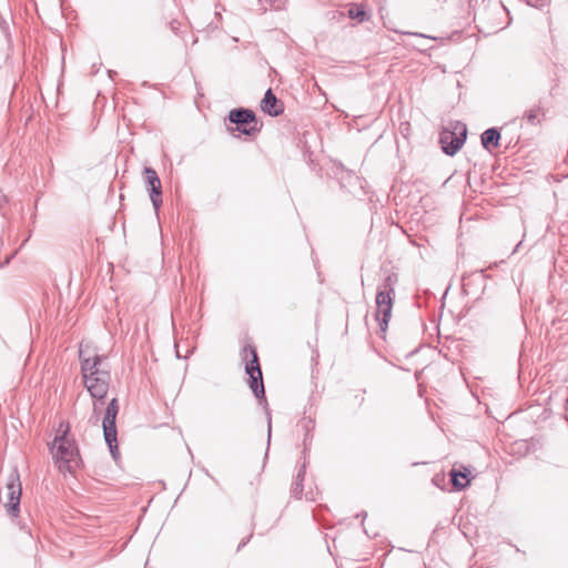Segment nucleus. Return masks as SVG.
Returning a JSON list of instances; mask_svg holds the SVG:
<instances>
[{"label": "nucleus", "instance_id": "nucleus-6", "mask_svg": "<svg viewBox=\"0 0 568 568\" xmlns=\"http://www.w3.org/2000/svg\"><path fill=\"white\" fill-rule=\"evenodd\" d=\"M118 413V399L113 398L106 406L105 414L102 420V428L105 443L108 444L110 453L112 454L114 459L119 454L115 425Z\"/></svg>", "mask_w": 568, "mask_h": 568}, {"label": "nucleus", "instance_id": "nucleus-17", "mask_svg": "<svg viewBox=\"0 0 568 568\" xmlns=\"http://www.w3.org/2000/svg\"><path fill=\"white\" fill-rule=\"evenodd\" d=\"M305 469H306V465L303 464L301 466V468L298 469L296 476H295V480H300V481H304V477H305Z\"/></svg>", "mask_w": 568, "mask_h": 568}, {"label": "nucleus", "instance_id": "nucleus-5", "mask_svg": "<svg viewBox=\"0 0 568 568\" xmlns=\"http://www.w3.org/2000/svg\"><path fill=\"white\" fill-rule=\"evenodd\" d=\"M467 138V128L462 122L450 123L439 134V143L447 155H455L464 145Z\"/></svg>", "mask_w": 568, "mask_h": 568}, {"label": "nucleus", "instance_id": "nucleus-22", "mask_svg": "<svg viewBox=\"0 0 568 568\" xmlns=\"http://www.w3.org/2000/svg\"><path fill=\"white\" fill-rule=\"evenodd\" d=\"M100 409L98 402L93 403V412L94 414H98V410Z\"/></svg>", "mask_w": 568, "mask_h": 568}, {"label": "nucleus", "instance_id": "nucleus-25", "mask_svg": "<svg viewBox=\"0 0 568 568\" xmlns=\"http://www.w3.org/2000/svg\"><path fill=\"white\" fill-rule=\"evenodd\" d=\"M534 118H535V120H538V121H540V119H539V114H538V112H537L536 110H535V114H534Z\"/></svg>", "mask_w": 568, "mask_h": 568}, {"label": "nucleus", "instance_id": "nucleus-23", "mask_svg": "<svg viewBox=\"0 0 568 568\" xmlns=\"http://www.w3.org/2000/svg\"><path fill=\"white\" fill-rule=\"evenodd\" d=\"M520 245H521V242H519V243L515 246V248L513 250V254H514V253H516V252L519 250Z\"/></svg>", "mask_w": 568, "mask_h": 568}, {"label": "nucleus", "instance_id": "nucleus-11", "mask_svg": "<svg viewBox=\"0 0 568 568\" xmlns=\"http://www.w3.org/2000/svg\"><path fill=\"white\" fill-rule=\"evenodd\" d=\"M261 110L271 116H278L283 113V102L276 98L272 89H268L265 92L264 98L261 101Z\"/></svg>", "mask_w": 568, "mask_h": 568}, {"label": "nucleus", "instance_id": "nucleus-20", "mask_svg": "<svg viewBox=\"0 0 568 568\" xmlns=\"http://www.w3.org/2000/svg\"><path fill=\"white\" fill-rule=\"evenodd\" d=\"M540 2L538 1H535V4H534V8H542L544 6L547 4L548 0H539Z\"/></svg>", "mask_w": 568, "mask_h": 568}, {"label": "nucleus", "instance_id": "nucleus-24", "mask_svg": "<svg viewBox=\"0 0 568 568\" xmlns=\"http://www.w3.org/2000/svg\"><path fill=\"white\" fill-rule=\"evenodd\" d=\"M271 429H272L271 418H268V439L271 438Z\"/></svg>", "mask_w": 568, "mask_h": 568}, {"label": "nucleus", "instance_id": "nucleus-19", "mask_svg": "<svg viewBox=\"0 0 568 568\" xmlns=\"http://www.w3.org/2000/svg\"><path fill=\"white\" fill-rule=\"evenodd\" d=\"M524 118H525L528 122L532 123V110H527V111L525 112V114H524Z\"/></svg>", "mask_w": 568, "mask_h": 568}, {"label": "nucleus", "instance_id": "nucleus-9", "mask_svg": "<svg viewBox=\"0 0 568 568\" xmlns=\"http://www.w3.org/2000/svg\"><path fill=\"white\" fill-rule=\"evenodd\" d=\"M110 378V373H99L97 376L83 377V381L90 395L97 400H101L108 394Z\"/></svg>", "mask_w": 568, "mask_h": 568}, {"label": "nucleus", "instance_id": "nucleus-26", "mask_svg": "<svg viewBox=\"0 0 568 568\" xmlns=\"http://www.w3.org/2000/svg\"><path fill=\"white\" fill-rule=\"evenodd\" d=\"M266 10H267L266 8H262V9H261L262 13H265V12H266Z\"/></svg>", "mask_w": 568, "mask_h": 568}, {"label": "nucleus", "instance_id": "nucleus-15", "mask_svg": "<svg viewBox=\"0 0 568 568\" xmlns=\"http://www.w3.org/2000/svg\"><path fill=\"white\" fill-rule=\"evenodd\" d=\"M303 493V481L294 480L291 488V494L295 498H301Z\"/></svg>", "mask_w": 568, "mask_h": 568}, {"label": "nucleus", "instance_id": "nucleus-21", "mask_svg": "<svg viewBox=\"0 0 568 568\" xmlns=\"http://www.w3.org/2000/svg\"><path fill=\"white\" fill-rule=\"evenodd\" d=\"M251 537L252 534L246 539L242 540V542L237 547V551L241 550L250 541Z\"/></svg>", "mask_w": 568, "mask_h": 568}, {"label": "nucleus", "instance_id": "nucleus-7", "mask_svg": "<svg viewBox=\"0 0 568 568\" xmlns=\"http://www.w3.org/2000/svg\"><path fill=\"white\" fill-rule=\"evenodd\" d=\"M21 483L19 479V474L17 470H13L8 478L7 481V497L8 503L6 504L8 514L11 516H17L20 508V498H21Z\"/></svg>", "mask_w": 568, "mask_h": 568}, {"label": "nucleus", "instance_id": "nucleus-16", "mask_svg": "<svg viewBox=\"0 0 568 568\" xmlns=\"http://www.w3.org/2000/svg\"><path fill=\"white\" fill-rule=\"evenodd\" d=\"M271 9L282 10L285 6L286 0H266Z\"/></svg>", "mask_w": 568, "mask_h": 568}, {"label": "nucleus", "instance_id": "nucleus-2", "mask_svg": "<svg viewBox=\"0 0 568 568\" xmlns=\"http://www.w3.org/2000/svg\"><path fill=\"white\" fill-rule=\"evenodd\" d=\"M398 278L395 273L388 274L383 283L377 288L376 294V320L379 322V328L383 333L386 332L388 322L392 316L393 300Z\"/></svg>", "mask_w": 568, "mask_h": 568}, {"label": "nucleus", "instance_id": "nucleus-12", "mask_svg": "<svg viewBox=\"0 0 568 568\" xmlns=\"http://www.w3.org/2000/svg\"><path fill=\"white\" fill-rule=\"evenodd\" d=\"M470 470L468 468H453L449 471L450 481L456 490H463L470 484Z\"/></svg>", "mask_w": 568, "mask_h": 568}, {"label": "nucleus", "instance_id": "nucleus-4", "mask_svg": "<svg viewBox=\"0 0 568 568\" xmlns=\"http://www.w3.org/2000/svg\"><path fill=\"white\" fill-rule=\"evenodd\" d=\"M229 121L236 125L235 128L227 129L234 138H239L241 134L251 136L260 131L256 115L250 109L237 108L231 110Z\"/></svg>", "mask_w": 568, "mask_h": 568}, {"label": "nucleus", "instance_id": "nucleus-13", "mask_svg": "<svg viewBox=\"0 0 568 568\" xmlns=\"http://www.w3.org/2000/svg\"><path fill=\"white\" fill-rule=\"evenodd\" d=\"M500 138V132L497 128H489L481 133L480 142L483 148L490 152L491 149L499 146Z\"/></svg>", "mask_w": 568, "mask_h": 568}, {"label": "nucleus", "instance_id": "nucleus-1", "mask_svg": "<svg viewBox=\"0 0 568 568\" xmlns=\"http://www.w3.org/2000/svg\"><path fill=\"white\" fill-rule=\"evenodd\" d=\"M69 426L60 424L59 434L54 437L50 449L55 465L61 473H74L81 466V457L75 440L68 436Z\"/></svg>", "mask_w": 568, "mask_h": 568}, {"label": "nucleus", "instance_id": "nucleus-3", "mask_svg": "<svg viewBox=\"0 0 568 568\" xmlns=\"http://www.w3.org/2000/svg\"><path fill=\"white\" fill-rule=\"evenodd\" d=\"M243 361L245 362V372L250 376L248 385L256 398L265 397L262 371L258 363L256 348L247 345L242 351Z\"/></svg>", "mask_w": 568, "mask_h": 568}, {"label": "nucleus", "instance_id": "nucleus-14", "mask_svg": "<svg viewBox=\"0 0 568 568\" xmlns=\"http://www.w3.org/2000/svg\"><path fill=\"white\" fill-rule=\"evenodd\" d=\"M348 17L351 19L358 20L359 22H364L365 20L368 19L367 13L364 10V8L363 7H358V6H353L352 8H349Z\"/></svg>", "mask_w": 568, "mask_h": 568}, {"label": "nucleus", "instance_id": "nucleus-18", "mask_svg": "<svg viewBox=\"0 0 568 568\" xmlns=\"http://www.w3.org/2000/svg\"><path fill=\"white\" fill-rule=\"evenodd\" d=\"M407 34L414 36V37L427 38V39H432V40H437L436 37L427 36V34L419 33V32H408Z\"/></svg>", "mask_w": 568, "mask_h": 568}, {"label": "nucleus", "instance_id": "nucleus-8", "mask_svg": "<svg viewBox=\"0 0 568 568\" xmlns=\"http://www.w3.org/2000/svg\"><path fill=\"white\" fill-rule=\"evenodd\" d=\"M146 190L150 194L151 202L155 211H158L162 204V183L156 171L150 166H145L143 170Z\"/></svg>", "mask_w": 568, "mask_h": 568}, {"label": "nucleus", "instance_id": "nucleus-10", "mask_svg": "<svg viewBox=\"0 0 568 568\" xmlns=\"http://www.w3.org/2000/svg\"><path fill=\"white\" fill-rule=\"evenodd\" d=\"M79 357L81 361L82 377L97 376L99 373H110L106 368L102 367V357L94 355L93 357H84V351L80 345Z\"/></svg>", "mask_w": 568, "mask_h": 568}]
</instances>
